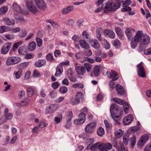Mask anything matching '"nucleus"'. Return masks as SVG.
<instances>
[{"mask_svg":"<svg viewBox=\"0 0 151 151\" xmlns=\"http://www.w3.org/2000/svg\"><path fill=\"white\" fill-rule=\"evenodd\" d=\"M132 38L138 43L142 42L144 44H149L150 40V37L147 35L143 34L140 31H137Z\"/></svg>","mask_w":151,"mask_h":151,"instance_id":"1","label":"nucleus"},{"mask_svg":"<svg viewBox=\"0 0 151 151\" xmlns=\"http://www.w3.org/2000/svg\"><path fill=\"white\" fill-rule=\"evenodd\" d=\"M121 5L120 3L116 2L112 4V1H108L105 6H103L105 9V11H114L119 8Z\"/></svg>","mask_w":151,"mask_h":151,"instance_id":"2","label":"nucleus"},{"mask_svg":"<svg viewBox=\"0 0 151 151\" xmlns=\"http://www.w3.org/2000/svg\"><path fill=\"white\" fill-rule=\"evenodd\" d=\"M21 60V59L17 56H11L7 59L6 62V65H10L17 64L19 63Z\"/></svg>","mask_w":151,"mask_h":151,"instance_id":"3","label":"nucleus"},{"mask_svg":"<svg viewBox=\"0 0 151 151\" xmlns=\"http://www.w3.org/2000/svg\"><path fill=\"white\" fill-rule=\"evenodd\" d=\"M115 110L117 111V113H118L119 114L118 116L115 115L116 117L117 118H119L122 115V111H121L120 106L116 105V104L114 103L111 105L110 110L111 114L113 119H114L113 115L114 114V111Z\"/></svg>","mask_w":151,"mask_h":151,"instance_id":"4","label":"nucleus"},{"mask_svg":"<svg viewBox=\"0 0 151 151\" xmlns=\"http://www.w3.org/2000/svg\"><path fill=\"white\" fill-rule=\"evenodd\" d=\"M96 124L95 122H91L87 124L85 128L86 132L88 133H92L96 128Z\"/></svg>","mask_w":151,"mask_h":151,"instance_id":"5","label":"nucleus"},{"mask_svg":"<svg viewBox=\"0 0 151 151\" xmlns=\"http://www.w3.org/2000/svg\"><path fill=\"white\" fill-rule=\"evenodd\" d=\"M86 119V115L83 113H81L79 115L78 119H75L74 122L76 125H81L83 124L85 122Z\"/></svg>","mask_w":151,"mask_h":151,"instance_id":"6","label":"nucleus"},{"mask_svg":"<svg viewBox=\"0 0 151 151\" xmlns=\"http://www.w3.org/2000/svg\"><path fill=\"white\" fill-rule=\"evenodd\" d=\"M133 117L131 114L125 116L123 120V124L124 125H128L131 124L133 121Z\"/></svg>","mask_w":151,"mask_h":151,"instance_id":"7","label":"nucleus"},{"mask_svg":"<svg viewBox=\"0 0 151 151\" xmlns=\"http://www.w3.org/2000/svg\"><path fill=\"white\" fill-rule=\"evenodd\" d=\"M138 68V73L139 76L142 77L144 78L145 76V72L144 70V68L141 63H140L137 65Z\"/></svg>","mask_w":151,"mask_h":151,"instance_id":"8","label":"nucleus"},{"mask_svg":"<svg viewBox=\"0 0 151 151\" xmlns=\"http://www.w3.org/2000/svg\"><path fill=\"white\" fill-rule=\"evenodd\" d=\"M26 5L29 10L32 12L35 13L37 12V9L35 8V6L32 4V3L31 1H27L26 2Z\"/></svg>","mask_w":151,"mask_h":151,"instance_id":"9","label":"nucleus"},{"mask_svg":"<svg viewBox=\"0 0 151 151\" xmlns=\"http://www.w3.org/2000/svg\"><path fill=\"white\" fill-rule=\"evenodd\" d=\"M12 45L11 43H8L5 44L1 49V52L2 54H6L10 49Z\"/></svg>","mask_w":151,"mask_h":151,"instance_id":"10","label":"nucleus"},{"mask_svg":"<svg viewBox=\"0 0 151 151\" xmlns=\"http://www.w3.org/2000/svg\"><path fill=\"white\" fill-rule=\"evenodd\" d=\"M135 32V29L133 28H127L126 29L125 32L129 40H130L131 38Z\"/></svg>","mask_w":151,"mask_h":151,"instance_id":"11","label":"nucleus"},{"mask_svg":"<svg viewBox=\"0 0 151 151\" xmlns=\"http://www.w3.org/2000/svg\"><path fill=\"white\" fill-rule=\"evenodd\" d=\"M75 70L77 73L79 75H83L86 73V68L83 66H77L76 67Z\"/></svg>","mask_w":151,"mask_h":151,"instance_id":"12","label":"nucleus"},{"mask_svg":"<svg viewBox=\"0 0 151 151\" xmlns=\"http://www.w3.org/2000/svg\"><path fill=\"white\" fill-rule=\"evenodd\" d=\"M55 105L52 104L47 107L45 110V113L47 114L53 112L56 109Z\"/></svg>","mask_w":151,"mask_h":151,"instance_id":"13","label":"nucleus"},{"mask_svg":"<svg viewBox=\"0 0 151 151\" xmlns=\"http://www.w3.org/2000/svg\"><path fill=\"white\" fill-rule=\"evenodd\" d=\"M91 46L95 49H98L100 47V44L96 40H91L89 42Z\"/></svg>","mask_w":151,"mask_h":151,"instance_id":"14","label":"nucleus"},{"mask_svg":"<svg viewBox=\"0 0 151 151\" xmlns=\"http://www.w3.org/2000/svg\"><path fill=\"white\" fill-rule=\"evenodd\" d=\"M3 21L6 25L8 26H13L15 24V22L14 20L7 17L4 18Z\"/></svg>","mask_w":151,"mask_h":151,"instance_id":"15","label":"nucleus"},{"mask_svg":"<svg viewBox=\"0 0 151 151\" xmlns=\"http://www.w3.org/2000/svg\"><path fill=\"white\" fill-rule=\"evenodd\" d=\"M104 34L108 35L109 37L114 39L115 37V35L114 32L111 30L106 29L104 31Z\"/></svg>","mask_w":151,"mask_h":151,"instance_id":"16","label":"nucleus"},{"mask_svg":"<svg viewBox=\"0 0 151 151\" xmlns=\"http://www.w3.org/2000/svg\"><path fill=\"white\" fill-rule=\"evenodd\" d=\"M9 110L8 108L5 109L4 111V116L6 119V121L10 120L13 118V114L11 113H9Z\"/></svg>","mask_w":151,"mask_h":151,"instance_id":"17","label":"nucleus"},{"mask_svg":"<svg viewBox=\"0 0 151 151\" xmlns=\"http://www.w3.org/2000/svg\"><path fill=\"white\" fill-rule=\"evenodd\" d=\"M98 144H99V142L93 145L89 144L87 145L86 149L88 150H91L92 151H96L98 149Z\"/></svg>","mask_w":151,"mask_h":151,"instance_id":"18","label":"nucleus"},{"mask_svg":"<svg viewBox=\"0 0 151 151\" xmlns=\"http://www.w3.org/2000/svg\"><path fill=\"white\" fill-rule=\"evenodd\" d=\"M116 88L117 93L121 96H123L125 94V91L122 86L119 84L116 86Z\"/></svg>","mask_w":151,"mask_h":151,"instance_id":"19","label":"nucleus"},{"mask_svg":"<svg viewBox=\"0 0 151 151\" xmlns=\"http://www.w3.org/2000/svg\"><path fill=\"white\" fill-rule=\"evenodd\" d=\"M46 7V4L43 0H38V8L41 10H44Z\"/></svg>","mask_w":151,"mask_h":151,"instance_id":"20","label":"nucleus"},{"mask_svg":"<svg viewBox=\"0 0 151 151\" xmlns=\"http://www.w3.org/2000/svg\"><path fill=\"white\" fill-rule=\"evenodd\" d=\"M63 71V67L58 65L56 69V72L55 75V76L56 77L59 76L62 74Z\"/></svg>","mask_w":151,"mask_h":151,"instance_id":"21","label":"nucleus"},{"mask_svg":"<svg viewBox=\"0 0 151 151\" xmlns=\"http://www.w3.org/2000/svg\"><path fill=\"white\" fill-rule=\"evenodd\" d=\"M79 44L81 47L85 49H89L90 48L89 45L85 41L83 40H79Z\"/></svg>","mask_w":151,"mask_h":151,"instance_id":"22","label":"nucleus"},{"mask_svg":"<svg viewBox=\"0 0 151 151\" xmlns=\"http://www.w3.org/2000/svg\"><path fill=\"white\" fill-rule=\"evenodd\" d=\"M73 6H70L66 8L63 9L62 10V13L64 14H66L73 9Z\"/></svg>","mask_w":151,"mask_h":151,"instance_id":"23","label":"nucleus"},{"mask_svg":"<svg viewBox=\"0 0 151 151\" xmlns=\"http://www.w3.org/2000/svg\"><path fill=\"white\" fill-rule=\"evenodd\" d=\"M36 46L35 43L34 42H32L29 44L28 49L30 51H32L35 49Z\"/></svg>","mask_w":151,"mask_h":151,"instance_id":"24","label":"nucleus"},{"mask_svg":"<svg viewBox=\"0 0 151 151\" xmlns=\"http://www.w3.org/2000/svg\"><path fill=\"white\" fill-rule=\"evenodd\" d=\"M29 100L27 98H25L22 100L20 103L17 104V106H24L27 105L29 102Z\"/></svg>","mask_w":151,"mask_h":151,"instance_id":"25","label":"nucleus"},{"mask_svg":"<svg viewBox=\"0 0 151 151\" xmlns=\"http://www.w3.org/2000/svg\"><path fill=\"white\" fill-rule=\"evenodd\" d=\"M119 145L117 148V150L119 151H128L127 148L125 147L123 144L122 142H119Z\"/></svg>","mask_w":151,"mask_h":151,"instance_id":"26","label":"nucleus"},{"mask_svg":"<svg viewBox=\"0 0 151 151\" xmlns=\"http://www.w3.org/2000/svg\"><path fill=\"white\" fill-rule=\"evenodd\" d=\"M115 136L118 139L120 138L123 134V132L121 129L116 130L114 133Z\"/></svg>","mask_w":151,"mask_h":151,"instance_id":"27","label":"nucleus"},{"mask_svg":"<svg viewBox=\"0 0 151 151\" xmlns=\"http://www.w3.org/2000/svg\"><path fill=\"white\" fill-rule=\"evenodd\" d=\"M63 115L61 114H59L57 116L55 117L54 119V121L56 124L59 123L63 118Z\"/></svg>","mask_w":151,"mask_h":151,"instance_id":"28","label":"nucleus"},{"mask_svg":"<svg viewBox=\"0 0 151 151\" xmlns=\"http://www.w3.org/2000/svg\"><path fill=\"white\" fill-rule=\"evenodd\" d=\"M100 67L97 66L94 67L93 68V73L95 76H98L100 74Z\"/></svg>","mask_w":151,"mask_h":151,"instance_id":"29","label":"nucleus"},{"mask_svg":"<svg viewBox=\"0 0 151 151\" xmlns=\"http://www.w3.org/2000/svg\"><path fill=\"white\" fill-rule=\"evenodd\" d=\"M82 35L84 39L88 40L89 42L91 40V39L90 35L88 34L86 31H84L82 32Z\"/></svg>","mask_w":151,"mask_h":151,"instance_id":"30","label":"nucleus"},{"mask_svg":"<svg viewBox=\"0 0 151 151\" xmlns=\"http://www.w3.org/2000/svg\"><path fill=\"white\" fill-rule=\"evenodd\" d=\"M73 116V114L71 111H68L67 113L66 119L67 122H70Z\"/></svg>","mask_w":151,"mask_h":151,"instance_id":"31","label":"nucleus"},{"mask_svg":"<svg viewBox=\"0 0 151 151\" xmlns=\"http://www.w3.org/2000/svg\"><path fill=\"white\" fill-rule=\"evenodd\" d=\"M140 129L139 126H134L131 127L128 129V132L131 133H133L138 131Z\"/></svg>","mask_w":151,"mask_h":151,"instance_id":"32","label":"nucleus"},{"mask_svg":"<svg viewBox=\"0 0 151 151\" xmlns=\"http://www.w3.org/2000/svg\"><path fill=\"white\" fill-rule=\"evenodd\" d=\"M111 78L113 81H116L118 78V75L116 72L114 71L111 70Z\"/></svg>","mask_w":151,"mask_h":151,"instance_id":"33","label":"nucleus"},{"mask_svg":"<svg viewBox=\"0 0 151 151\" xmlns=\"http://www.w3.org/2000/svg\"><path fill=\"white\" fill-rule=\"evenodd\" d=\"M97 133L99 136L102 137L104 133V131L103 128L101 127H100L97 129Z\"/></svg>","mask_w":151,"mask_h":151,"instance_id":"34","label":"nucleus"},{"mask_svg":"<svg viewBox=\"0 0 151 151\" xmlns=\"http://www.w3.org/2000/svg\"><path fill=\"white\" fill-rule=\"evenodd\" d=\"M13 9L16 11L20 13H22V11L19 6L16 3H14L13 4Z\"/></svg>","mask_w":151,"mask_h":151,"instance_id":"35","label":"nucleus"},{"mask_svg":"<svg viewBox=\"0 0 151 151\" xmlns=\"http://www.w3.org/2000/svg\"><path fill=\"white\" fill-rule=\"evenodd\" d=\"M10 27L5 26H0V33H2L5 32L10 30Z\"/></svg>","mask_w":151,"mask_h":151,"instance_id":"36","label":"nucleus"},{"mask_svg":"<svg viewBox=\"0 0 151 151\" xmlns=\"http://www.w3.org/2000/svg\"><path fill=\"white\" fill-rule=\"evenodd\" d=\"M80 101V100L77 99L76 98H72L70 100V103L73 105H77L79 103Z\"/></svg>","mask_w":151,"mask_h":151,"instance_id":"37","label":"nucleus"},{"mask_svg":"<svg viewBox=\"0 0 151 151\" xmlns=\"http://www.w3.org/2000/svg\"><path fill=\"white\" fill-rule=\"evenodd\" d=\"M83 98V93L80 91L78 92L76 95V98L79 100H82Z\"/></svg>","mask_w":151,"mask_h":151,"instance_id":"38","label":"nucleus"},{"mask_svg":"<svg viewBox=\"0 0 151 151\" xmlns=\"http://www.w3.org/2000/svg\"><path fill=\"white\" fill-rule=\"evenodd\" d=\"M113 101L117 104L120 105H123L124 104V102L122 99L117 98H115L113 99Z\"/></svg>","mask_w":151,"mask_h":151,"instance_id":"39","label":"nucleus"},{"mask_svg":"<svg viewBox=\"0 0 151 151\" xmlns=\"http://www.w3.org/2000/svg\"><path fill=\"white\" fill-rule=\"evenodd\" d=\"M27 94L29 97H31L33 95L34 91L32 88H28L27 89Z\"/></svg>","mask_w":151,"mask_h":151,"instance_id":"40","label":"nucleus"},{"mask_svg":"<svg viewBox=\"0 0 151 151\" xmlns=\"http://www.w3.org/2000/svg\"><path fill=\"white\" fill-rule=\"evenodd\" d=\"M8 8L6 6H4L0 9V15L5 14L8 11Z\"/></svg>","mask_w":151,"mask_h":151,"instance_id":"41","label":"nucleus"},{"mask_svg":"<svg viewBox=\"0 0 151 151\" xmlns=\"http://www.w3.org/2000/svg\"><path fill=\"white\" fill-rule=\"evenodd\" d=\"M27 34V32L26 30L24 29H21V32L19 34V36L21 37H24L26 36Z\"/></svg>","mask_w":151,"mask_h":151,"instance_id":"42","label":"nucleus"},{"mask_svg":"<svg viewBox=\"0 0 151 151\" xmlns=\"http://www.w3.org/2000/svg\"><path fill=\"white\" fill-rule=\"evenodd\" d=\"M138 43L137 42L132 38L130 43L131 48L134 49L137 47Z\"/></svg>","mask_w":151,"mask_h":151,"instance_id":"43","label":"nucleus"},{"mask_svg":"<svg viewBox=\"0 0 151 151\" xmlns=\"http://www.w3.org/2000/svg\"><path fill=\"white\" fill-rule=\"evenodd\" d=\"M84 65L85 66V68L86 69V70L87 72H90L91 69H92V65L88 63H85L84 64Z\"/></svg>","mask_w":151,"mask_h":151,"instance_id":"44","label":"nucleus"},{"mask_svg":"<svg viewBox=\"0 0 151 151\" xmlns=\"http://www.w3.org/2000/svg\"><path fill=\"white\" fill-rule=\"evenodd\" d=\"M25 47L24 46L20 47L18 50L19 53L20 55L24 54L25 52Z\"/></svg>","mask_w":151,"mask_h":151,"instance_id":"45","label":"nucleus"},{"mask_svg":"<svg viewBox=\"0 0 151 151\" xmlns=\"http://www.w3.org/2000/svg\"><path fill=\"white\" fill-rule=\"evenodd\" d=\"M104 123L106 129L109 130L112 127L111 125L109 124L108 121L106 120L104 121Z\"/></svg>","mask_w":151,"mask_h":151,"instance_id":"46","label":"nucleus"},{"mask_svg":"<svg viewBox=\"0 0 151 151\" xmlns=\"http://www.w3.org/2000/svg\"><path fill=\"white\" fill-rule=\"evenodd\" d=\"M98 149L101 151H104L106 150L104 144H100V142H99V144L98 146Z\"/></svg>","mask_w":151,"mask_h":151,"instance_id":"47","label":"nucleus"},{"mask_svg":"<svg viewBox=\"0 0 151 151\" xmlns=\"http://www.w3.org/2000/svg\"><path fill=\"white\" fill-rule=\"evenodd\" d=\"M129 138L128 136H124L123 137V142L126 146L127 145L128 143Z\"/></svg>","mask_w":151,"mask_h":151,"instance_id":"48","label":"nucleus"},{"mask_svg":"<svg viewBox=\"0 0 151 151\" xmlns=\"http://www.w3.org/2000/svg\"><path fill=\"white\" fill-rule=\"evenodd\" d=\"M68 88L65 86L60 87L59 88V91L62 93H65L68 91Z\"/></svg>","mask_w":151,"mask_h":151,"instance_id":"49","label":"nucleus"},{"mask_svg":"<svg viewBox=\"0 0 151 151\" xmlns=\"http://www.w3.org/2000/svg\"><path fill=\"white\" fill-rule=\"evenodd\" d=\"M136 137L133 136L131 138L130 142L131 143V146L132 148H133L136 143Z\"/></svg>","mask_w":151,"mask_h":151,"instance_id":"50","label":"nucleus"},{"mask_svg":"<svg viewBox=\"0 0 151 151\" xmlns=\"http://www.w3.org/2000/svg\"><path fill=\"white\" fill-rule=\"evenodd\" d=\"M115 31L117 35L118 36H121L122 30L119 28L117 27H116L115 28Z\"/></svg>","mask_w":151,"mask_h":151,"instance_id":"51","label":"nucleus"},{"mask_svg":"<svg viewBox=\"0 0 151 151\" xmlns=\"http://www.w3.org/2000/svg\"><path fill=\"white\" fill-rule=\"evenodd\" d=\"M46 63L44 59L38 60V67H40Z\"/></svg>","mask_w":151,"mask_h":151,"instance_id":"52","label":"nucleus"},{"mask_svg":"<svg viewBox=\"0 0 151 151\" xmlns=\"http://www.w3.org/2000/svg\"><path fill=\"white\" fill-rule=\"evenodd\" d=\"M124 105L123 106V109L125 112L127 114L128 113V111L129 108V105L127 102H124Z\"/></svg>","mask_w":151,"mask_h":151,"instance_id":"53","label":"nucleus"},{"mask_svg":"<svg viewBox=\"0 0 151 151\" xmlns=\"http://www.w3.org/2000/svg\"><path fill=\"white\" fill-rule=\"evenodd\" d=\"M148 44H144L142 43H141L139 47V51L141 52L142 51L145 47V45H147Z\"/></svg>","mask_w":151,"mask_h":151,"instance_id":"54","label":"nucleus"},{"mask_svg":"<svg viewBox=\"0 0 151 151\" xmlns=\"http://www.w3.org/2000/svg\"><path fill=\"white\" fill-rule=\"evenodd\" d=\"M119 3H120L121 4V3H122V5L124 6L125 5H126L127 6L129 5L131 3V1L130 0H127L125 1H122Z\"/></svg>","mask_w":151,"mask_h":151,"instance_id":"55","label":"nucleus"},{"mask_svg":"<svg viewBox=\"0 0 151 151\" xmlns=\"http://www.w3.org/2000/svg\"><path fill=\"white\" fill-rule=\"evenodd\" d=\"M18 95L21 99L23 98L25 96V92L24 91L22 90L19 92Z\"/></svg>","mask_w":151,"mask_h":151,"instance_id":"56","label":"nucleus"},{"mask_svg":"<svg viewBox=\"0 0 151 151\" xmlns=\"http://www.w3.org/2000/svg\"><path fill=\"white\" fill-rule=\"evenodd\" d=\"M132 10V8L128 6H124L122 9H121L122 12H129Z\"/></svg>","mask_w":151,"mask_h":151,"instance_id":"57","label":"nucleus"},{"mask_svg":"<svg viewBox=\"0 0 151 151\" xmlns=\"http://www.w3.org/2000/svg\"><path fill=\"white\" fill-rule=\"evenodd\" d=\"M145 142H145L142 138L141 137L138 142V144L140 146L142 147Z\"/></svg>","mask_w":151,"mask_h":151,"instance_id":"58","label":"nucleus"},{"mask_svg":"<svg viewBox=\"0 0 151 151\" xmlns=\"http://www.w3.org/2000/svg\"><path fill=\"white\" fill-rule=\"evenodd\" d=\"M46 58L50 62L52 61L54 59V58L52 55L50 53L48 54L47 55Z\"/></svg>","mask_w":151,"mask_h":151,"instance_id":"59","label":"nucleus"},{"mask_svg":"<svg viewBox=\"0 0 151 151\" xmlns=\"http://www.w3.org/2000/svg\"><path fill=\"white\" fill-rule=\"evenodd\" d=\"M22 74V70H18L16 73V77L17 79H19L21 77Z\"/></svg>","mask_w":151,"mask_h":151,"instance_id":"60","label":"nucleus"},{"mask_svg":"<svg viewBox=\"0 0 151 151\" xmlns=\"http://www.w3.org/2000/svg\"><path fill=\"white\" fill-rule=\"evenodd\" d=\"M113 45L115 47H118L120 44L119 41L118 40H114L113 42Z\"/></svg>","mask_w":151,"mask_h":151,"instance_id":"61","label":"nucleus"},{"mask_svg":"<svg viewBox=\"0 0 151 151\" xmlns=\"http://www.w3.org/2000/svg\"><path fill=\"white\" fill-rule=\"evenodd\" d=\"M105 150L106 149L108 150H110L112 147V145L109 143H104Z\"/></svg>","mask_w":151,"mask_h":151,"instance_id":"62","label":"nucleus"},{"mask_svg":"<svg viewBox=\"0 0 151 151\" xmlns=\"http://www.w3.org/2000/svg\"><path fill=\"white\" fill-rule=\"evenodd\" d=\"M59 85L60 84L57 82H54L52 85V87L54 89L57 88L59 86Z\"/></svg>","mask_w":151,"mask_h":151,"instance_id":"63","label":"nucleus"},{"mask_svg":"<svg viewBox=\"0 0 151 151\" xmlns=\"http://www.w3.org/2000/svg\"><path fill=\"white\" fill-rule=\"evenodd\" d=\"M144 53L147 55H151V47L144 50Z\"/></svg>","mask_w":151,"mask_h":151,"instance_id":"64","label":"nucleus"}]
</instances>
